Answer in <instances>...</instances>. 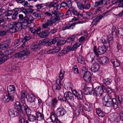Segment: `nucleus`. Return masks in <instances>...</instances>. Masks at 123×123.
<instances>
[{
  "label": "nucleus",
  "mask_w": 123,
  "mask_h": 123,
  "mask_svg": "<svg viewBox=\"0 0 123 123\" xmlns=\"http://www.w3.org/2000/svg\"><path fill=\"white\" fill-rule=\"evenodd\" d=\"M15 9H17V10L15 11V12L12 16V19L13 20H15L16 19L17 15L18 14V11H19V8H17Z\"/></svg>",
  "instance_id": "41"
},
{
  "label": "nucleus",
  "mask_w": 123,
  "mask_h": 123,
  "mask_svg": "<svg viewBox=\"0 0 123 123\" xmlns=\"http://www.w3.org/2000/svg\"><path fill=\"white\" fill-rule=\"evenodd\" d=\"M91 62H92L93 65L91 68V71L93 72H98L99 69V64L98 63H95L94 62H92V60L91 61Z\"/></svg>",
  "instance_id": "15"
},
{
  "label": "nucleus",
  "mask_w": 123,
  "mask_h": 123,
  "mask_svg": "<svg viewBox=\"0 0 123 123\" xmlns=\"http://www.w3.org/2000/svg\"><path fill=\"white\" fill-rule=\"evenodd\" d=\"M77 5L79 9L81 10L84 9H88L91 7V5L90 4L87 3L85 6L84 4H82L80 2L77 3Z\"/></svg>",
  "instance_id": "12"
},
{
  "label": "nucleus",
  "mask_w": 123,
  "mask_h": 123,
  "mask_svg": "<svg viewBox=\"0 0 123 123\" xmlns=\"http://www.w3.org/2000/svg\"><path fill=\"white\" fill-rule=\"evenodd\" d=\"M72 91L73 94L78 99H82L83 95L82 91H80L78 92L75 90H72Z\"/></svg>",
  "instance_id": "11"
},
{
  "label": "nucleus",
  "mask_w": 123,
  "mask_h": 123,
  "mask_svg": "<svg viewBox=\"0 0 123 123\" xmlns=\"http://www.w3.org/2000/svg\"><path fill=\"white\" fill-rule=\"evenodd\" d=\"M61 6L59 4L56 5L55 6L54 9H55L56 11H58V10H60L61 8Z\"/></svg>",
  "instance_id": "64"
},
{
  "label": "nucleus",
  "mask_w": 123,
  "mask_h": 123,
  "mask_svg": "<svg viewBox=\"0 0 123 123\" xmlns=\"http://www.w3.org/2000/svg\"><path fill=\"white\" fill-rule=\"evenodd\" d=\"M56 4V3L55 2H52L48 5V7L49 8V10L52 7H53L54 8Z\"/></svg>",
  "instance_id": "52"
},
{
  "label": "nucleus",
  "mask_w": 123,
  "mask_h": 123,
  "mask_svg": "<svg viewBox=\"0 0 123 123\" xmlns=\"http://www.w3.org/2000/svg\"><path fill=\"white\" fill-rule=\"evenodd\" d=\"M10 43L8 41H5L2 43L0 45V48L2 50H5L7 48Z\"/></svg>",
  "instance_id": "19"
},
{
  "label": "nucleus",
  "mask_w": 123,
  "mask_h": 123,
  "mask_svg": "<svg viewBox=\"0 0 123 123\" xmlns=\"http://www.w3.org/2000/svg\"><path fill=\"white\" fill-rule=\"evenodd\" d=\"M33 15L36 18L41 17V15L40 13L37 12H35L33 13Z\"/></svg>",
  "instance_id": "62"
},
{
  "label": "nucleus",
  "mask_w": 123,
  "mask_h": 123,
  "mask_svg": "<svg viewBox=\"0 0 123 123\" xmlns=\"http://www.w3.org/2000/svg\"><path fill=\"white\" fill-rule=\"evenodd\" d=\"M94 52L90 53V57L92 59V62H94L98 61V58L99 55L105 53L106 50V47L105 46H99L97 49L96 47L94 46L93 49Z\"/></svg>",
  "instance_id": "1"
},
{
  "label": "nucleus",
  "mask_w": 123,
  "mask_h": 123,
  "mask_svg": "<svg viewBox=\"0 0 123 123\" xmlns=\"http://www.w3.org/2000/svg\"><path fill=\"white\" fill-rule=\"evenodd\" d=\"M28 119L30 121L33 122L35 120L36 117L35 116L30 114L28 115Z\"/></svg>",
  "instance_id": "40"
},
{
  "label": "nucleus",
  "mask_w": 123,
  "mask_h": 123,
  "mask_svg": "<svg viewBox=\"0 0 123 123\" xmlns=\"http://www.w3.org/2000/svg\"><path fill=\"white\" fill-rule=\"evenodd\" d=\"M102 42L104 44V46H106L107 48L109 47L110 45V43L109 42L108 38L107 37L104 36L101 38Z\"/></svg>",
  "instance_id": "17"
},
{
  "label": "nucleus",
  "mask_w": 123,
  "mask_h": 123,
  "mask_svg": "<svg viewBox=\"0 0 123 123\" xmlns=\"http://www.w3.org/2000/svg\"><path fill=\"white\" fill-rule=\"evenodd\" d=\"M112 81V80L111 79L109 78L104 79L103 80V83L106 85H110L111 84Z\"/></svg>",
  "instance_id": "34"
},
{
  "label": "nucleus",
  "mask_w": 123,
  "mask_h": 123,
  "mask_svg": "<svg viewBox=\"0 0 123 123\" xmlns=\"http://www.w3.org/2000/svg\"><path fill=\"white\" fill-rule=\"evenodd\" d=\"M12 13V10H9L8 11H6L4 13L5 15L4 16H6L8 18L7 16H10Z\"/></svg>",
  "instance_id": "51"
},
{
  "label": "nucleus",
  "mask_w": 123,
  "mask_h": 123,
  "mask_svg": "<svg viewBox=\"0 0 123 123\" xmlns=\"http://www.w3.org/2000/svg\"><path fill=\"white\" fill-rule=\"evenodd\" d=\"M62 84L60 79H57L56 80V83L53 84L52 88L54 91L59 90L61 88Z\"/></svg>",
  "instance_id": "13"
},
{
  "label": "nucleus",
  "mask_w": 123,
  "mask_h": 123,
  "mask_svg": "<svg viewBox=\"0 0 123 123\" xmlns=\"http://www.w3.org/2000/svg\"><path fill=\"white\" fill-rule=\"evenodd\" d=\"M24 110L26 113L28 115L30 114L31 112V110L29 108V107L25 104L24 107Z\"/></svg>",
  "instance_id": "36"
},
{
  "label": "nucleus",
  "mask_w": 123,
  "mask_h": 123,
  "mask_svg": "<svg viewBox=\"0 0 123 123\" xmlns=\"http://www.w3.org/2000/svg\"><path fill=\"white\" fill-rule=\"evenodd\" d=\"M74 26V24H70L68 23L66 25V27L68 29H73V27Z\"/></svg>",
  "instance_id": "59"
},
{
  "label": "nucleus",
  "mask_w": 123,
  "mask_h": 123,
  "mask_svg": "<svg viewBox=\"0 0 123 123\" xmlns=\"http://www.w3.org/2000/svg\"><path fill=\"white\" fill-rule=\"evenodd\" d=\"M42 52L43 54H53L54 53V50L53 49H51L49 50H43Z\"/></svg>",
  "instance_id": "37"
},
{
  "label": "nucleus",
  "mask_w": 123,
  "mask_h": 123,
  "mask_svg": "<svg viewBox=\"0 0 123 123\" xmlns=\"http://www.w3.org/2000/svg\"><path fill=\"white\" fill-rule=\"evenodd\" d=\"M18 18L19 20L21 21V23H22L24 24H25V18H24V16L23 14H19L18 15Z\"/></svg>",
  "instance_id": "46"
},
{
  "label": "nucleus",
  "mask_w": 123,
  "mask_h": 123,
  "mask_svg": "<svg viewBox=\"0 0 123 123\" xmlns=\"http://www.w3.org/2000/svg\"><path fill=\"white\" fill-rule=\"evenodd\" d=\"M110 116L111 117L110 118L111 121L113 123H117L118 122L119 119L118 117L116 115L112 114H110Z\"/></svg>",
  "instance_id": "26"
},
{
  "label": "nucleus",
  "mask_w": 123,
  "mask_h": 123,
  "mask_svg": "<svg viewBox=\"0 0 123 123\" xmlns=\"http://www.w3.org/2000/svg\"><path fill=\"white\" fill-rule=\"evenodd\" d=\"M103 16H99L96 17L93 20L92 22V25L93 26L96 25L100 20L102 18Z\"/></svg>",
  "instance_id": "32"
},
{
  "label": "nucleus",
  "mask_w": 123,
  "mask_h": 123,
  "mask_svg": "<svg viewBox=\"0 0 123 123\" xmlns=\"http://www.w3.org/2000/svg\"><path fill=\"white\" fill-rule=\"evenodd\" d=\"M57 110L58 111L57 113L58 116L61 117L64 115L66 112L65 110L62 107H59L57 109Z\"/></svg>",
  "instance_id": "16"
},
{
  "label": "nucleus",
  "mask_w": 123,
  "mask_h": 123,
  "mask_svg": "<svg viewBox=\"0 0 123 123\" xmlns=\"http://www.w3.org/2000/svg\"><path fill=\"white\" fill-rule=\"evenodd\" d=\"M13 94L11 95L8 93V95L4 96L2 97V101L4 103H6L9 102L10 101H13L14 98Z\"/></svg>",
  "instance_id": "9"
},
{
  "label": "nucleus",
  "mask_w": 123,
  "mask_h": 123,
  "mask_svg": "<svg viewBox=\"0 0 123 123\" xmlns=\"http://www.w3.org/2000/svg\"><path fill=\"white\" fill-rule=\"evenodd\" d=\"M103 1L102 0H100L96 2L94 4V6L95 7H98V6H102L103 3Z\"/></svg>",
  "instance_id": "48"
},
{
  "label": "nucleus",
  "mask_w": 123,
  "mask_h": 123,
  "mask_svg": "<svg viewBox=\"0 0 123 123\" xmlns=\"http://www.w3.org/2000/svg\"><path fill=\"white\" fill-rule=\"evenodd\" d=\"M104 89L106 90L107 91L111 90L109 87L107 88V87H105L103 85L96 87L95 89V92L96 95L97 96H101L104 93Z\"/></svg>",
  "instance_id": "6"
},
{
  "label": "nucleus",
  "mask_w": 123,
  "mask_h": 123,
  "mask_svg": "<svg viewBox=\"0 0 123 123\" xmlns=\"http://www.w3.org/2000/svg\"><path fill=\"white\" fill-rule=\"evenodd\" d=\"M64 74L65 73L64 70H62L60 71L59 76V77L61 80H62L63 79Z\"/></svg>",
  "instance_id": "49"
},
{
  "label": "nucleus",
  "mask_w": 123,
  "mask_h": 123,
  "mask_svg": "<svg viewBox=\"0 0 123 123\" xmlns=\"http://www.w3.org/2000/svg\"><path fill=\"white\" fill-rule=\"evenodd\" d=\"M31 38V36L30 34L27 35L22 40V42L23 43L21 45L22 48H23L25 46V43L26 41L30 40Z\"/></svg>",
  "instance_id": "21"
},
{
  "label": "nucleus",
  "mask_w": 123,
  "mask_h": 123,
  "mask_svg": "<svg viewBox=\"0 0 123 123\" xmlns=\"http://www.w3.org/2000/svg\"><path fill=\"white\" fill-rule=\"evenodd\" d=\"M25 104L21 105L20 103L17 101L14 105V108H12L9 110L10 116L12 117L17 116L22 112L23 109L24 107Z\"/></svg>",
  "instance_id": "2"
},
{
  "label": "nucleus",
  "mask_w": 123,
  "mask_h": 123,
  "mask_svg": "<svg viewBox=\"0 0 123 123\" xmlns=\"http://www.w3.org/2000/svg\"><path fill=\"white\" fill-rule=\"evenodd\" d=\"M77 60L78 62L83 64L85 65V60L83 57L80 55L77 57Z\"/></svg>",
  "instance_id": "33"
},
{
  "label": "nucleus",
  "mask_w": 123,
  "mask_h": 123,
  "mask_svg": "<svg viewBox=\"0 0 123 123\" xmlns=\"http://www.w3.org/2000/svg\"><path fill=\"white\" fill-rule=\"evenodd\" d=\"M39 46L37 43H35L32 44L31 46V48L33 49H37L38 48Z\"/></svg>",
  "instance_id": "60"
},
{
  "label": "nucleus",
  "mask_w": 123,
  "mask_h": 123,
  "mask_svg": "<svg viewBox=\"0 0 123 123\" xmlns=\"http://www.w3.org/2000/svg\"><path fill=\"white\" fill-rule=\"evenodd\" d=\"M58 101L56 98H54L51 100V107H54L56 106Z\"/></svg>",
  "instance_id": "35"
},
{
  "label": "nucleus",
  "mask_w": 123,
  "mask_h": 123,
  "mask_svg": "<svg viewBox=\"0 0 123 123\" xmlns=\"http://www.w3.org/2000/svg\"><path fill=\"white\" fill-rule=\"evenodd\" d=\"M8 18L6 16H3L0 18V24L4 22Z\"/></svg>",
  "instance_id": "56"
},
{
  "label": "nucleus",
  "mask_w": 123,
  "mask_h": 123,
  "mask_svg": "<svg viewBox=\"0 0 123 123\" xmlns=\"http://www.w3.org/2000/svg\"><path fill=\"white\" fill-rule=\"evenodd\" d=\"M86 91L90 95H93L94 94V91L93 88L91 87H88Z\"/></svg>",
  "instance_id": "42"
},
{
  "label": "nucleus",
  "mask_w": 123,
  "mask_h": 123,
  "mask_svg": "<svg viewBox=\"0 0 123 123\" xmlns=\"http://www.w3.org/2000/svg\"><path fill=\"white\" fill-rule=\"evenodd\" d=\"M64 97L66 100H73L74 98L73 94L69 91L67 92L64 94Z\"/></svg>",
  "instance_id": "14"
},
{
  "label": "nucleus",
  "mask_w": 123,
  "mask_h": 123,
  "mask_svg": "<svg viewBox=\"0 0 123 123\" xmlns=\"http://www.w3.org/2000/svg\"><path fill=\"white\" fill-rule=\"evenodd\" d=\"M83 106L81 104L79 103L78 104V111H76L75 112V113L76 115H79L80 112H83Z\"/></svg>",
  "instance_id": "27"
},
{
  "label": "nucleus",
  "mask_w": 123,
  "mask_h": 123,
  "mask_svg": "<svg viewBox=\"0 0 123 123\" xmlns=\"http://www.w3.org/2000/svg\"><path fill=\"white\" fill-rule=\"evenodd\" d=\"M44 14L46 16L55 18L57 20V22H58L60 18H62L63 16V13L59 11H56L54 10L52 11L45 12Z\"/></svg>",
  "instance_id": "5"
},
{
  "label": "nucleus",
  "mask_w": 123,
  "mask_h": 123,
  "mask_svg": "<svg viewBox=\"0 0 123 123\" xmlns=\"http://www.w3.org/2000/svg\"><path fill=\"white\" fill-rule=\"evenodd\" d=\"M57 19L54 17L51 18L50 19L45 20L43 23L42 27L43 29L50 30V27L54 23L58 22Z\"/></svg>",
  "instance_id": "4"
},
{
  "label": "nucleus",
  "mask_w": 123,
  "mask_h": 123,
  "mask_svg": "<svg viewBox=\"0 0 123 123\" xmlns=\"http://www.w3.org/2000/svg\"><path fill=\"white\" fill-rule=\"evenodd\" d=\"M72 13L74 15H76L78 17H82V15L79 12H78L76 10L73 11Z\"/></svg>",
  "instance_id": "55"
},
{
  "label": "nucleus",
  "mask_w": 123,
  "mask_h": 123,
  "mask_svg": "<svg viewBox=\"0 0 123 123\" xmlns=\"http://www.w3.org/2000/svg\"><path fill=\"white\" fill-rule=\"evenodd\" d=\"M70 50H71L70 47L69 46H68L67 47L63 49L62 52L63 54H65L67 53Z\"/></svg>",
  "instance_id": "43"
},
{
  "label": "nucleus",
  "mask_w": 123,
  "mask_h": 123,
  "mask_svg": "<svg viewBox=\"0 0 123 123\" xmlns=\"http://www.w3.org/2000/svg\"><path fill=\"white\" fill-rule=\"evenodd\" d=\"M54 53H56L59 51L61 50L60 47H55L53 49Z\"/></svg>",
  "instance_id": "63"
},
{
  "label": "nucleus",
  "mask_w": 123,
  "mask_h": 123,
  "mask_svg": "<svg viewBox=\"0 0 123 123\" xmlns=\"http://www.w3.org/2000/svg\"><path fill=\"white\" fill-rule=\"evenodd\" d=\"M7 89L8 94L11 95L14 93L15 91V87L13 85L8 86Z\"/></svg>",
  "instance_id": "20"
},
{
  "label": "nucleus",
  "mask_w": 123,
  "mask_h": 123,
  "mask_svg": "<svg viewBox=\"0 0 123 123\" xmlns=\"http://www.w3.org/2000/svg\"><path fill=\"white\" fill-rule=\"evenodd\" d=\"M58 40L57 37H55L54 39L50 40L44 39L39 41V44L40 45H44L47 44L48 46H49L57 42Z\"/></svg>",
  "instance_id": "7"
},
{
  "label": "nucleus",
  "mask_w": 123,
  "mask_h": 123,
  "mask_svg": "<svg viewBox=\"0 0 123 123\" xmlns=\"http://www.w3.org/2000/svg\"><path fill=\"white\" fill-rule=\"evenodd\" d=\"M96 110L97 114L99 117H103L104 116L105 113L100 108H96Z\"/></svg>",
  "instance_id": "28"
},
{
  "label": "nucleus",
  "mask_w": 123,
  "mask_h": 123,
  "mask_svg": "<svg viewBox=\"0 0 123 123\" xmlns=\"http://www.w3.org/2000/svg\"><path fill=\"white\" fill-rule=\"evenodd\" d=\"M76 36V35L75 34L72 35L70 37L67 39L66 41L68 43H70L71 42V44L74 43V40Z\"/></svg>",
  "instance_id": "29"
},
{
  "label": "nucleus",
  "mask_w": 123,
  "mask_h": 123,
  "mask_svg": "<svg viewBox=\"0 0 123 123\" xmlns=\"http://www.w3.org/2000/svg\"><path fill=\"white\" fill-rule=\"evenodd\" d=\"M86 16L88 18L92 19L93 18V14L91 12H87L86 13Z\"/></svg>",
  "instance_id": "58"
},
{
  "label": "nucleus",
  "mask_w": 123,
  "mask_h": 123,
  "mask_svg": "<svg viewBox=\"0 0 123 123\" xmlns=\"http://www.w3.org/2000/svg\"><path fill=\"white\" fill-rule=\"evenodd\" d=\"M80 43H77V42L76 43L74 44L73 46L70 47L71 50H74L76 49L78 47L80 46Z\"/></svg>",
  "instance_id": "39"
},
{
  "label": "nucleus",
  "mask_w": 123,
  "mask_h": 123,
  "mask_svg": "<svg viewBox=\"0 0 123 123\" xmlns=\"http://www.w3.org/2000/svg\"><path fill=\"white\" fill-rule=\"evenodd\" d=\"M49 31L45 30V31L41 35V37L42 38H44L48 36L49 33Z\"/></svg>",
  "instance_id": "44"
},
{
  "label": "nucleus",
  "mask_w": 123,
  "mask_h": 123,
  "mask_svg": "<svg viewBox=\"0 0 123 123\" xmlns=\"http://www.w3.org/2000/svg\"><path fill=\"white\" fill-rule=\"evenodd\" d=\"M118 32L120 35L123 36V25H121L118 30Z\"/></svg>",
  "instance_id": "50"
},
{
  "label": "nucleus",
  "mask_w": 123,
  "mask_h": 123,
  "mask_svg": "<svg viewBox=\"0 0 123 123\" xmlns=\"http://www.w3.org/2000/svg\"><path fill=\"white\" fill-rule=\"evenodd\" d=\"M8 27V31L11 33H14L17 31L13 23L10 25Z\"/></svg>",
  "instance_id": "30"
},
{
  "label": "nucleus",
  "mask_w": 123,
  "mask_h": 123,
  "mask_svg": "<svg viewBox=\"0 0 123 123\" xmlns=\"http://www.w3.org/2000/svg\"><path fill=\"white\" fill-rule=\"evenodd\" d=\"M102 100L103 104L105 106L112 107L115 109H116L118 107L117 101L115 98L112 99L110 96L106 94L103 97Z\"/></svg>",
  "instance_id": "3"
},
{
  "label": "nucleus",
  "mask_w": 123,
  "mask_h": 123,
  "mask_svg": "<svg viewBox=\"0 0 123 123\" xmlns=\"http://www.w3.org/2000/svg\"><path fill=\"white\" fill-rule=\"evenodd\" d=\"M50 118L52 121L55 122L57 119H58L55 117L54 113L53 112H51L50 113Z\"/></svg>",
  "instance_id": "38"
},
{
  "label": "nucleus",
  "mask_w": 123,
  "mask_h": 123,
  "mask_svg": "<svg viewBox=\"0 0 123 123\" xmlns=\"http://www.w3.org/2000/svg\"><path fill=\"white\" fill-rule=\"evenodd\" d=\"M37 119L39 121L42 120L44 119V116L42 113H40L38 111L36 113Z\"/></svg>",
  "instance_id": "31"
},
{
  "label": "nucleus",
  "mask_w": 123,
  "mask_h": 123,
  "mask_svg": "<svg viewBox=\"0 0 123 123\" xmlns=\"http://www.w3.org/2000/svg\"><path fill=\"white\" fill-rule=\"evenodd\" d=\"M91 75L89 72L88 71H86L84 73L83 77L84 79L85 77H91Z\"/></svg>",
  "instance_id": "54"
},
{
  "label": "nucleus",
  "mask_w": 123,
  "mask_h": 123,
  "mask_svg": "<svg viewBox=\"0 0 123 123\" xmlns=\"http://www.w3.org/2000/svg\"><path fill=\"white\" fill-rule=\"evenodd\" d=\"M65 88L68 90H71L72 89L70 84L69 83H67L65 84Z\"/></svg>",
  "instance_id": "53"
},
{
  "label": "nucleus",
  "mask_w": 123,
  "mask_h": 123,
  "mask_svg": "<svg viewBox=\"0 0 123 123\" xmlns=\"http://www.w3.org/2000/svg\"><path fill=\"white\" fill-rule=\"evenodd\" d=\"M7 55H5L2 58H0V64L4 63L5 62L9 59Z\"/></svg>",
  "instance_id": "45"
},
{
  "label": "nucleus",
  "mask_w": 123,
  "mask_h": 123,
  "mask_svg": "<svg viewBox=\"0 0 123 123\" xmlns=\"http://www.w3.org/2000/svg\"><path fill=\"white\" fill-rule=\"evenodd\" d=\"M84 104V110L88 112H90L92 110V106L89 103L86 102Z\"/></svg>",
  "instance_id": "22"
},
{
  "label": "nucleus",
  "mask_w": 123,
  "mask_h": 123,
  "mask_svg": "<svg viewBox=\"0 0 123 123\" xmlns=\"http://www.w3.org/2000/svg\"><path fill=\"white\" fill-rule=\"evenodd\" d=\"M118 98L119 101L120 103L123 104V95H119L118 96Z\"/></svg>",
  "instance_id": "57"
},
{
  "label": "nucleus",
  "mask_w": 123,
  "mask_h": 123,
  "mask_svg": "<svg viewBox=\"0 0 123 123\" xmlns=\"http://www.w3.org/2000/svg\"><path fill=\"white\" fill-rule=\"evenodd\" d=\"M25 24L26 23L25 25H26L28 24L31 23L34 20V18L31 15H28L25 17Z\"/></svg>",
  "instance_id": "18"
},
{
  "label": "nucleus",
  "mask_w": 123,
  "mask_h": 123,
  "mask_svg": "<svg viewBox=\"0 0 123 123\" xmlns=\"http://www.w3.org/2000/svg\"><path fill=\"white\" fill-rule=\"evenodd\" d=\"M26 49V48H25ZM30 54V51L26 50H23L19 52L16 53L14 55L15 57L16 58H19L23 57L24 56H27Z\"/></svg>",
  "instance_id": "8"
},
{
  "label": "nucleus",
  "mask_w": 123,
  "mask_h": 123,
  "mask_svg": "<svg viewBox=\"0 0 123 123\" xmlns=\"http://www.w3.org/2000/svg\"><path fill=\"white\" fill-rule=\"evenodd\" d=\"M22 23L21 22H17L13 23L17 31H20L22 27L24 29L26 27V25H25V24H24L23 23L22 24Z\"/></svg>",
  "instance_id": "10"
},
{
  "label": "nucleus",
  "mask_w": 123,
  "mask_h": 123,
  "mask_svg": "<svg viewBox=\"0 0 123 123\" xmlns=\"http://www.w3.org/2000/svg\"><path fill=\"white\" fill-rule=\"evenodd\" d=\"M111 61L113 66L115 67H119L120 65L119 61L116 59H112Z\"/></svg>",
  "instance_id": "23"
},
{
  "label": "nucleus",
  "mask_w": 123,
  "mask_h": 123,
  "mask_svg": "<svg viewBox=\"0 0 123 123\" xmlns=\"http://www.w3.org/2000/svg\"><path fill=\"white\" fill-rule=\"evenodd\" d=\"M26 91H23L22 92L21 96V100L23 103L24 104L25 103V98H27L28 94Z\"/></svg>",
  "instance_id": "24"
},
{
  "label": "nucleus",
  "mask_w": 123,
  "mask_h": 123,
  "mask_svg": "<svg viewBox=\"0 0 123 123\" xmlns=\"http://www.w3.org/2000/svg\"><path fill=\"white\" fill-rule=\"evenodd\" d=\"M31 25H32L33 27H32L31 26H30V30L33 33H35L36 29L34 28L35 26V24L33 23H32L31 24Z\"/></svg>",
  "instance_id": "47"
},
{
  "label": "nucleus",
  "mask_w": 123,
  "mask_h": 123,
  "mask_svg": "<svg viewBox=\"0 0 123 123\" xmlns=\"http://www.w3.org/2000/svg\"><path fill=\"white\" fill-rule=\"evenodd\" d=\"M36 99V97L31 93L28 94L27 98L28 101L30 102L34 101Z\"/></svg>",
  "instance_id": "25"
},
{
  "label": "nucleus",
  "mask_w": 123,
  "mask_h": 123,
  "mask_svg": "<svg viewBox=\"0 0 123 123\" xmlns=\"http://www.w3.org/2000/svg\"><path fill=\"white\" fill-rule=\"evenodd\" d=\"M66 1V2L67 6L69 7L72 5V3L71 0H67Z\"/></svg>",
  "instance_id": "61"
}]
</instances>
